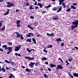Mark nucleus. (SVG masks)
<instances>
[{
    "label": "nucleus",
    "instance_id": "1",
    "mask_svg": "<svg viewBox=\"0 0 78 78\" xmlns=\"http://www.w3.org/2000/svg\"><path fill=\"white\" fill-rule=\"evenodd\" d=\"M73 24L75 25L74 26H73L72 25L71 26V29H72V30H73V28H76V27H78V20H76L75 22H73Z\"/></svg>",
    "mask_w": 78,
    "mask_h": 78
},
{
    "label": "nucleus",
    "instance_id": "2",
    "mask_svg": "<svg viewBox=\"0 0 78 78\" xmlns=\"http://www.w3.org/2000/svg\"><path fill=\"white\" fill-rule=\"evenodd\" d=\"M6 3L8 4L7 6L8 8H11L14 5V3H10L9 2H7Z\"/></svg>",
    "mask_w": 78,
    "mask_h": 78
},
{
    "label": "nucleus",
    "instance_id": "3",
    "mask_svg": "<svg viewBox=\"0 0 78 78\" xmlns=\"http://www.w3.org/2000/svg\"><path fill=\"white\" fill-rule=\"evenodd\" d=\"M21 48V45H19L18 46H16L14 48V51H18Z\"/></svg>",
    "mask_w": 78,
    "mask_h": 78
},
{
    "label": "nucleus",
    "instance_id": "4",
    "mask_svg": "<svg viewBox=\"0 0 78 78\" xmlns=\"http://www.w3.org/2000/svg\"><path fill=\"white\" fill-rule=\"evenodd\" d=\"M35 64V62H30V63L29 64V67H30L31 68L33 69L34 68V65Z\"/></svg>",
    "mask_w": 78,
    "mask_h": 78
},
{
    "label": "nucleus",
    "instance_id": "5",
    "mask_svg": "<svg viewBox=\"0 0 78 78\" xmlns=\"http://www.w3.org/2000/svg\"><path fill=\"white\" fill-rule=\"evenodd\" d=\"M14 34H16L17 35L16 36V37H20V36H21L20 35V34H19V32H14Z\"/></svg>",
    "mask_w": 78,
    "mask_h": 78
},
{
    "label": "nucleus",
    "instance_id": "6",
    "mask_svg": "<svg viewBox=\"0 0 78 78\" xmlns=\"http://www.w3.org/2000/svg\"><path fill=\"white\" fill-rule=\"evenodd\" d=\"M56 69H63V67H62V66L61 65L59 64L57 66V67L56 68Z\"/></svg>",
    "mask_w": 78,
    "mask_h": 78
},
{
    "label": "nucleus",
    "instance_id": "7",
    "mask_svg": "<svg viewBox=\"0 0 78 78\" xmlns=\"http://www.w3.org/2000/svg\"><path fill=\"white\" fill-rule=\"evenodd\" d=\"M20 22V20H18L16 22V24H17V27H19L21 26L20 25V23H19Z\"/></svg>",
    "mask_w": 78,
    "mask_h": 78
},
{
    "label": "nucleus",
    "instance_id": "8",
    "mask_svg": "<svg viewBox=\"0 0 78 78\" xmlns=\"http://www.w3.org/2000/svg\"><path fill=\"white\" fill-rule=\"evenodd\" d=\"M51 66V68H53V67H56V66L55 65H54L53 63H51V64L50 65Z\"/></svg>",
    "mask_w": 78,
    "mask_h": 78
},
{
    "label": "nucleus",
    "instance_id": "9",
    "mask_svg": "<svg viewBox=\"0 0 78 78\" xmlns=\"http://www.w3.org/2000/svg\"><path fill=\"white\" fill-rule=\"evenodd\" d=\"M1 71H3V72H6V70L4 68V67H3L1 69Z\"/></svg>",
    "mask_w": 78,
    "mask_h": 78
},
{
    "label": "nucleus",
    "instance_id": "10",
    "mask_svg": "<svg viewBox=\"0 0 78 78\" xmlns=\"http://www.w3.org/2000/svg\"><path fill=\"white\" fill-rule=\"evenodd\" d=\"M64 2V0H59V5H61L62 4V2Z\"/></svg>",
    "mask_w": 78,
    "mask_h": 78
},
{
    "label": "nucleus",
    "instance_id": "11",
    "mask_svg": "<svg viewBox=\"0 0 78 78\" xmlns=\"http://www.w3.org/2000/svg\"><path fill=\"white\" fill-rule=\"evenodd\" d=\"M9 9H8L7 11H6V13H5L4 14V15L5 16V15H8L9 14Z\"/></svg>",
    "mask_w": 78,
    "mask_h": 78
},
{
    "label": "nucleus",
    "instance_id": "12",
    "mask_svg": "<svg viewBox=\"0 0 78 78\" xmlns=\"http://www.w3.org/2000/svg\"><path fill=\"white\" fill-rule=\"evenodd\" d=\"M52 19L53 20H56L57 19H58V18L57 16H54L53 17Z\"/></svg>",
    "mask_w": 78,
    "mask_h": 78
},
{
    "label": "nucleus",
    "instance_id": "13",
    "mask_svg": "<svg viewBox=\"0 0 78 78\" xmlns=\"http://www.w3.org/2000/svg\"><path fill=\"white\" fill-rule=\"evenodd\" d=\"M62 10V6H60V8L57 11V12H60Z\"/></svg>",
    "mask_w": 78,
    "mask_h": 78
},
{
    "label": "nucleus",
    "instance_id": "14",
    "mask_svg": "<svg viewBox=\"0 0 78 78\" xmlns=\"http://www.w3.org/2000/svg\"><path fill=\"white\" fill-rule=\"evenodd\" d=\"M73 76H75V77H78V74L74 73L73 74Z\"/></svg>",
    "mask_w": 78,
    "mask_h": 78
},
{
    "label": "nucleus",
    "instance_id": "15",
    "mask_svg": "<svg viewBox=\"0 0 78 78\" xmlns=\"http://www.w3.org/2000/svg\"><path fill=\"white\" fill-rule=\"evenodd\" d=\"M12 48L9 47H8L7 48V50H9V51H12Z\"/></svg>",
    "mask_w": 78,
    "mask_h": 78
},
{
    "label": "nucleus",
    "instance_id": "16",
    "mask_svg": "<svg viewBox=\"0 0 78 78\" xmlns=\"http://www.w3.org/2000/svg\"><path fill=\"white\" fill-rule=\"evenodd\" d=\"M15 55H16V56H20V57H21V56H22L20 54H18L17 53H16L15 54Z\"/></svg>",
    "mask_w": 78,
    "mask_h": 78
},
{
    "label": "nucleus",
    "instance_id": "17",
    "mask_svg": "<svg viewBox=\"0 0 78 78\" xmlns=\"http://www.w3.org/2000/svg\"><path fill=\"white\" fill-rule=\"evenodd\" d=\"M52 47H53V45H50L47 46L46 48H52Z\"/></svg>",
    "mask_w": 78,
    "mask_h": 78
},
{
    "label": "nucleus",
    "instance_id": "18",
    "mask_svg": "<svg viewBox=\"0 0 78 78\" xmlns=\"http://www.w3.org/2000/svg\"><path fill=\"white\" fill-rule=\"evenodd\" d=\"M12 76H13V78L14 77V76H13L12 73H10V76H9V78H12Z\"/></svg>",
    "mask_w": 78,
    "mask_h": 78
},
{
    "label": "nucleus",
    "instance_id": "19",
    "mask_svg": "<svg viewBox=\"0 0 78 78\" xmlns=\"http://www.w3.org/2000/svg\"><path fill=\"white\" fill-rule=\"evenodd\" d=\"M27 27H28V28H30V29H31V30H33V28L31 27V26L30 25H28Z\"/></svg>",
    "mask_w": 78,
    "mask_h": 78
},
{
    "label": "nucleus",
    "instance_id": "20",
    "mask_svg": "<svg viewBox=\"0 0 78 78\" xmlns=\"http://www.w3.org/2000/svg\"><path fill=\"white\" fill-rule=\"evenodd\" d=\"M41 60L42 61H44L45 60H47V58H46V57H43L42 58H41Z\"/></svg>",
    "mask_w": 78,
    "mask_h": 78
},
{
    "label": "nucleus",
    "instance_id": "21",
    "mask_svg": "<svg viewBox=\"0 0 78 78\" xmlns=\"http://www.w3.org/2000/svg\"><path fill=\"white\" fill-rule=\"evenodd\" d=\"M42 5H43V4H41V3H38V5H39V6H40V8H42Z\"/></svg>",
    "mask_w": 78,
    "mask_h": 78
},
{
    "label": "nucleus",
    "instance_id": "22",
    "mask_svg": "<svg viewBox=\"0 0 78 78\" xmlns=\"http://www.w3.org/2000/svg\"><path fill=\"white\" fill-rule=\"evenodd\" d=\"M26 42H31V39H27L26 41Z\"/></svg>",
    "mask_w": 78,
    "mask_h": 78
},
{
    "label": "nucleus",
    "instance_id": "23",
    "mask_svg": "<svg viewBox=\"0 0 78 78\" xmlns=\"http://www.w3.org/2000/svg\"><path fill=\"white\" fill-rule=\"evenodd\" d=\"M73 59V58H69L68 59V61L69 62H71V61H72V60Z\"/></svg>",
    "mask_w": 78,
    "mask_h": 78
},
{
    "label": "nucleus",
    "instance_id": "24",
    "mask_svg": "<svg viewBox=\"0 0 78 78\" xmlns=\"http://www.w3.org/2000/svg\"><path fill=\"white\" fill-rule=\"evenodd\" d=\"M32 39H33V42H34L35 44H36V40H35V39H34V38H32Z\"/></svg>",
    "mask_w": 78,
    "mask_h": 78
},
{
    "label": "nucleus",
    "instance_id": "25",
    "mask_svg": "<svg viewBox=\"0 0 78 78\" xmlns=\"http://www.w3.org/2000/svg\"><path fill=\"white\" fill-rule=\"evenodd\" d=\"M27 50L28 52H29V53H30L31 51H32V50H29V49L28 48H27Z\"/></svg>",
    "mask_w": 78,
    "mask_h": 78
},
{
    "label": "nucleus",
    "instance_id": "26",
    "mask_svg": "<svg viewBox=\"0 0 78 78\" xmlns=\"http://www.w3.org/2000/svg\"><path fill=\"white\" fill-rule=\"evenodd\" d=\"M71 9H72V8L73 9H76V8L74 6V5H72L71 6Z\"/></svg>",
    "mask_w": 78,
    "mask_h": 78
},
{
    "label": "nucleus",
    "instance_id": "27",
    "mask_svg": "<svg viewBox=\"0 0 78 78\" xmlns=\"http://www.w3.org/2000/svg\"><path fill=\"white\" fill-rule=\"evenodd\" d=\"M70 11H71V8L68 9L66 10V11L67 12H70Z\"/></svg>",
    "mask_w": 78,
    "mask_h": 78
},
{
    "label": "nucleus",
    "instance_id": "28",
    "mask_svg": "<svg viewBox=\"0 0 78 78\" xmlns=\"http://www.w3.org/2000/svg\"><path fill=\"white\" fill-rule=\"evenodd\" d=\"M33 5H30V9H34V8H33Z\"/></svg>",
    "mask_w": 78,
    "mask_h": 78
},
{
    "label": "nucleus",
    "instance_id": "29",
    "mask_svg": "<svg viewBox=\"0 0 78 78\" xmlns=\"http://www.w3.org/2000/svg\"><path fill=\"white\" fill-rule=\"evenodd\" d=\"M50 36H52V37H54V36H55V34L53 33H52L50 34Z\"/></svg>",
    "mask_w": 78,
    "mask_h": 78
},
{
    "label": "nucleus",
    "instance_id": "30",
    "mask_svg": "<svg viewBox=\"0 0 78 78\" xmlns=\"http://www.w3.org/2000/svg\"><path fill=\"white\" fill-rule=\"evenodd\" d=\"M26 72H31V70H30V69H29L28 68L26 69Z\"/></svg>",
    "mask_w": 78,
    "mask_h": 78
},
{
    "label": "nucleus",
    "instance_id": "31",
    "mask_svg": "<svg viewBox=\"0 0 78 78\" xmlns=\"http://www.w3.org/2000/svg\"><path fill=\"white\" fill-rule=\"evenodd\" d=\"M57 42H58V41H61V38H59L56 40Z\"/></svg>",
    "mask_w": 78,
    "mask_h": 78
},
{
    "label": "nucleus",
    "instance_id": "32",
    "mask_svg": "<svg viewBox=\"0 0 78 78\" xmlns=\"http://www.w3.org/2000/svg\"><path fill=\"white\" fill-rule=\"evenodd\" d=\"M4 61L5 62H7V63H11V62H9L8 60H5Z\"/></svg>",
    "mask_w": 78,
    "mask_h": 78
},
{
    "label": "nucleus",
    "instance_id": "33",
    "mask_svg": "<svg viewBox=\"0 0 78 78\" xmlns=\"http://www.w3.org/2000/svg\"><path fill=\"white\" fill-rule=\"evenodd\" d=\"M66 62L67 63L66 66H68L69 64V63L68 62V60H66Z\"/></svg>",
    "mask_w": 78,
    "mask_h": 78
},
{
    "label": "nucleus",
    "instance_id": "34",
    "mask_svg": "<svg viewBox=\"0 0 78 78\" xmlns=\"http://www.w3.org/2000/svg\"><path fill=\"white\" fill-rule=\"evenodd\" d=\"M30 33H29V34H27V37H31V35H30Z\"/></svg>",
    "mask_w": 78,
    "mask_h": 78
},
{
    "label": "nucleus",
    "instance_id": "35",
    "mask_svg": "<svg viewBox=\"0 0 78 78\" xmlns=\"http://www.w3.org/2000/svg\"><path fill=\"white\" fill-rule=\"evenodd\" d=\"M51 6V5H50L47 6L45 7V8H50Z\"/></svg>",
    "mask_w": 78,
    "mask_h": 78
},
{
    "label": "nucleus",
    "instance_id": "36",
    "mask_svg": "<svg viewBox=\"0 0 78 78\" xmlns=\"http://www.w3.org/2000/svg\"><path fill=\"white\" fill-rule=\"evenodd\" d=\"M38 25V23L37 22H35L34 24V25L35 26H36V25Z\"/></svg>",
    "mask_w": 78,
    "mask_h": 78
},
{
    "label": "nucleus",
    "instance_id": "37",
    "mask_svg": "<svg viewBox=\"0 0 78 78\" xmlns=\"http://www.w3.org/2000/svg\"><path fill=\"white\" fill-rule=\"evenodd\" d=\"M21 37V39H22V40H23V39H24V38L23 37V36H22V35H21L20 36Z\"/></svg>",
    "mask_w": 78,
    "mask_h": 78
},
{
    "label": "nucleus",
    "instance_id": "38",
    "mask_svg": "<svg viewBox=\"0 0 78 78\" xmlns=\"http://www.w3.org/2000/svg\"><path fill=\"white\" fill-rule=\"evenodd\" d=\"M64 43H61V46L62 47H63V46H64Z\"/></svg>",
    "mask_w": 78,
    "mask_h": 78
},
{
    "label": "nucleus",
    "instance_id": "39",
    "mask_svg": "<svg viewBox=\"0 0 78 78\" xmlns=\"http://www.w3.org/2000/svg\"><path fill=\"white\" fill-rule=\"evenodd\" d=\"M8 44L10 45H12V42H9L8 43Z\"/></svg>",
    "mask_w": 78,
    "mask_h": 78
},
{
    "label": "nucleus",
    "instance_id": "40",
    "mask_svg": "<svg viewBox=\"0 0 78 78\" xmlns=\"http://www.w3.org/2000/svg\"><path fill=\"white\" fill-rule=\"evenodd\" d=\"M15 64V63H14V62H12L11 63V64L12 65V66H13V65H14V64Z\"/></svg>",
    "mask_w": 78,
    "mask_h": 78
},
{
    "label": "nucleus",
    "instance_id": "41",
    "mask_svg": "<svg viewBox=\"0 0 78 78\" xmlns=\"http://www.w3.org/2000/svg\"><path fill=\"white\" fill-rule=\"evenodd\" d=\"M5 26L3 27L2 28V30L3 31H4L5 30Z\"/></svg>",
    "mask_w": 78,
    "mask_h": 78
},
{
    "label": "nucleus",
    "instance_id": "42",
    "mask_svg": "<svg viewBox=\"0 0 78 78\" xmlns=\"http://www.w3.org/2000/svg\"><path fill=\"white\" fill-rule=\"evenodd\" d=\"M47 35L48 36H50V34L48 33H47Z\"/></svg>",
    "mask_w": 78,
    "mask_h": 78
},
{
    "label": "nucleus",
    "instance_id": "43",
    "mask_svg": "<svg viewBox=\"0 0 78 78\" xmlns=\"http://www.w3.org/2000/svg\"><path fill=\"white\" fill-rule=\"evenodd\" d=\"M43 51H44V52H45V53H48V52H47V51H46V50H45V49Z\"/></svg>",
    "mask_w": 78,
    "mask_h": 78
},
{
    "label": "nucleus",
    "instance_id": "44",
    "mask_svg": "<svg viewBox=\"0 0 78 78\" xmlns=\"http://www.w3.org/2000/svg\"><path fill=\"white\" fill-rule=\"evenodd\" d=\"M29 59H30V60H33L34 59V58H32L31 57H29Z\"/></svg>",
    "mask_w": 78,
    "mask_h": 78
},
{
    "label": "nucleus",
    "instance_id": "45",
    "mask_svg": "<svg viewBox=\"0 0 78 78\" xmlns=\"http://www.w3.org/2000/svg\"><path fill=\"white\" fill-rule=\"evenodd\" d=\"M62 6H64V5H66V4L64 3V2H62Z\"/></svg>",
    "mask_w": 78,
    "mask_h": 78
},
{
    "label": "nucleus",
    "instance_id": "46",
    "mask_svg": "<svg viewBox=\"0 0 78 78\" xmlns=\"http://www.w3.org/2000/svg\"><path fill=\"white\" fill-rule=\"evenodd\" d=\"M58 60H60V61H61L62 62V63H63V62L62 61V59L60 58H58Z\"/></svg>",
    "mask_w": 78,
    "mask_h": 78
},
{
    "label": "nucleus",
    "instance_id": "47",
    "mask_svg": "<svg viewBox=\"0 0 78 78\" xmlns=\"http://www.w3.org/2000/svg\"><path fill=\"white\" fill-rule=\"evenodd\" d=\"M30 19H34V17L33 16H31L30 17Z\"/></svg>",
    "mask_w": 78,
    "mask_h": 78
},
{
    "label": "nucleus",
    "instance_id": "48",
    "mask_svg": "<svg viewBox=\"0 0 78 78\" xmlns=\"http://www.w3.org/2000/svg\"><path fill=\"white\" fill-rule=\"evenodd\" d=\"M30 5V4L28 2L26 3V5L27 6H29Z\"/></svg>",
    "mask_w": 78,
    "mask_h": 78
},
{
    "label": "nucleus",
    "instance_id": "49",
    "mask_svg": "<svg viewBox=\"0 0 78 78\" xmlns=\"http://www.w3.org/2000/svg\"><path fill=\"white\" fill-rule=\"evenodd\" d=\"M7 47V45H3L2 46L3 48H5V47Z\"/></svg>",
    "mask_w": 78,
    "mask_h": 78
},
{
    "label": "nucleus",
    "instance_id": "50",
    "mask_svg": "<svg viewBox=\"0 0 78 78\" xmlns=\"http://www.w3.org/2000/svg\"><path fill=\"white\" fill-rule=\"evenodd\" d=\"M0 51H3V49L0 48Z\"/></svg>",
    "mask_w": 78,
    "mask_h": 78
},
{
    "label": "nucleus",
    "instance_id": "51",
    "mask_svg": "<svg viewBox=\"0 0 78 78\" xmlns=\"http://www.w3.org/2000/svg\"><path fill=\"white\" fill-rule=\"evenodd\" d=\"M73 5H74L75 6H77V4L76 3H74L73 4Z\"/></svg>",
    "mask_w": 78,
    "mask_h": 78
},
{
    "label": "nucleus",
    "instance_id": "52",
    "mask_svg": "<svg viewBox=\"0 0 78 78\" xmlns=\"http://www.w3.org/2000/svg\"><path fill=\"white\" fill-rule=\"evenodd\" d=\"M37 64H38L37 63H35V66H37Z\"/></svg>",
    "mask_w": 78,
    "mask_h": 78
},
{
    "label": "nucleus",
    "instance_id": "53",
    "mask_svg": "<svg viewBox=\"0 0 78 78\" xmlns=\"http://www.w3.org/2000/svg\"><path fill=\"white\" fill-rule=\"evenodd\" d=\"M44 77H45L46 78H48V77L47 76V75H46V74H44Z\"/></svg>",
    "mask_w": 78,
    "mask_h": 78
},
{
    "label": "nucleus",
    "instance_id": "54",
    "mask_svg": "<svg viewBox=\"0 0 78 78\" xmlns=\"http://www.w3.org/2000/svg\"><path fill=\"white\" fill-rule=\"evenodd\" d=\"M48 70L49 72H51V69L50 68H48Z\"/></svg>",
    "mask_w": 78,
    "mask_h": 78
},
{
    "label": "nucleus",
    "instance_id": "55",
    "mask_svg": "<svg viewBox=\"0 0 78 78\" xmlns=\"http://www.w3.org/2000/svg\"><path fill=\"white\" fill-rule=\"evenodd\" d=\"M53 11H56V9L55 8H53Z\"/></svg>",
    "mask_w": 78,
    "mask_h": 78
},
{
    "label": "nucleus",
    "instance_id": "56",
    "mask_svg": "<svg viewBox=\"0 0 78 78\" xmlns=\"http://www.w3.org/2000/svg\"><path fill=\"white\" fill-rule=\"evenodd\" d=\"M2 23H0V28H1L2 27Z\"/></svg>",
    "mask_w": 78,
    "mask_h": 78
},
{
    "label": "nucleus",
    "instance_id": "57",
    "mask_svg": "<svg viewBox=\"0 0 78 78\" xmlns=\"http://www.w3.org/2000/svg\"><path fill=\"white\" fill-rule=\"evenodd\" d=\"M11 67L6 68H5V69H6V70H8V69H11Z\"/></svg>",
    "mask_w": 78,
    "mask_h": 78
},
{
    "label": "nucleus",
    "instance_id": "58",
    "mask_svg": "<svg viewBox=\"0 0 78 78\" xmlns=\"http://www.w3.org/2000/svg\"><path fill=\"white\" fill-rule=\"evenodd\" d=\"M29 34H30V35H31V36H34V34L33 33H29Z\"/></svg>",
    "mask_w": 78,
    "mask_h": 78
},
{
    "label": "nucleus",
    "instance_id": "59",
    "mask_svg": "<svg viewBox=\"0 0 78 78\" xmlns=\"http://www.w3.org/2000/svg\"><path fill=\"white\" fill-rule=\"evenodd\" d=\"M74 48H76V50H78V47H77L75 46V47H74Z\"/></svg>",
    "mask_w": 78,
    "mask_h": 78
},
{
    "label": "nucleus",
    "instance_id": "60",
    "mask_svg": "<svg viewBox=\"0 0 78 78\" xmlns=\"http://www.w3.org/2000/svg\"><path fill=\"white\" fill-rule=\"evenodd\" d=\"M11 51H9L7 53V54L8 55H9V53H10Z\"/></svg>",
    "mask_w": 78,
    "mask_h": 78
},
{
    "label": "nucleus",
    "instance_id": "61",
    "mask_svg": "<svg viewBox=\"0 0 78 78\" xmlns=\"http://www.w3.org/2000/svg\"><path fill=\"white\" fill-rule=\"evenodd\" d=\"M41 36V34H38V35H37V37H39V36Z\"/></svg>",
    "mask_w": 78,
    "mask_h": 78
},
{
    "label": "nucleus",
    "instance_id": "62",
    "mask_svg": "<svg viewBox=\"0 0 78 78\" xmlns=\"http://www.w3.org/2000/svg\"><path fill=\"white\" fill-rule=\"evenodd\" d=\"M25 59H29V58H28V57H27V56H26V57H25Z\"/></svg>",
    "mask_w": 78,
    "mask_h": 78
},
{
    "label": "nucleus",
    "instance_id": "63",
    "mask_svg": "<svg viewBox=\"0 0 78 78\" xmlns=\"http://www.w3.org/2000/svg\"><path fill=\"white\" fill-rule=\"evenodd\" d=\"M45 64H46L48 65V62H46Z\"/></svg>",
    "mask_w": 78,
    "mask_h": 78
},
{
    "label": "nucleus",
    "instance_id": "64",
    "mask_svg": "<svg viewBox=\"0 0 78 78\" xmlns=\"http://www.w3.org/2000/svg\"><path fill=\"white\" fill-rule=\"evenodd\" d=\"M34 5H37V2H36Z\"/></svg>",
    "mask_w": 78,
    "mask_h": 78
}]
</instances>
